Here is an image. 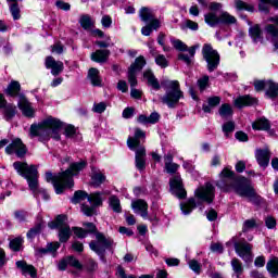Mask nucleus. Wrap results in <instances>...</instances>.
Returning <instances> with one entry per match:
<instances>
[{
	"label": "nucleus",
	"instance_id": "34",
	"mask_svg": "<svg viewBox=\"0 0 278 278\" xmlns=\"http://www.w3.org/2000/svg\"><path fill=\"white\" fill-rule=\"evenodd\" d=\"M139 17L143 23H149V21H153L154 15H153V10L143 7L139 11Z\"/></svg>",
	"mask_w": 278,
	"mask_h": 278
},
{
	"label": "nucleus",
	"instance_id": "48",
	"mask_svg": "<svg viewBox=\"0 0 278 278\" xmlns=\"http://www.w3.org/2000/svg\"><path fill=\"white\" fill-rule=\"evenodd\" d=\"M181 29H191V31H198L199 23H197L192 20H186L181 26Z\"/></svg>",
	"mask_w": 278,
	"mask_h": 278
},
{
	"label": "nucleus",
	"instance_id": "17",
	"mask_svg": "<svg viewBox=\"0 0 278 278\" xmlns=\"http://www.w3.org/2000/svg\"><path fill=\"white\" fill-rule=\"evenodd\" d=\"M255 159L261 168H267V166L270 164V149L267 147L263 149H256Z\"/></svg>",
	"mask_w": 278,
	"mask_h": 278
},
{
	"label": "nucleus",
	"instance_id": "28",
	"mask_svg": "<svg viewBox=\"0 0 278 278\" xmlns=\"http://www.w3.org/2000/svg\"><path fill=\"white\" fill-rule=\"evenodd\" d=\"M143 78L147 80L148 86H151L154 90H160V81H157V78H155V75L151 70H147L143 73Z\"/></svg>",
	"mask_w": 278,
	"mask_h": 278
},
{
	"label": "nucleus",
	"instance_id": "32",
	"mask_svg": "<svg viewBox=\"0 0 278 278\" xmlns=\"http://www.w3.org/2000/svg\"><path fill=\"white\" fill-rule=\"evenodd\" d=\"M266 94L269 99H275L278 96V83L273 80L266 81Z\"/></svg>",
	"mask_w": 278,
	"mask_h": 278
},
{
	"label": "nucleus",
	"instance_id": "16",
	"mask_svg": "<svg viewBox=\"0 0 278 278\" xmlns=\"http://www.w3.org/2000/svg\"><path fill=\"white\" fill-rule=\"evenodd\" d=\"M5 153H8V155L15 153L17 157H23L25 153H27V148H25V144H23L21 139H15L5 148Z\"/></svg>",
	"mask_w": 278,
	"mask_h": 278
},
{
	"label": "nucleus",
	"instance_id": "14",
	"mask_svg": "<svg viewBox=\"0 0 278 278\" xmlns=\"http://www.w3.org/2000/svg\"><path fill=\"white\" fill-rule=\"evenodd\" d=\"M169 188L172 194L177 199H186V189H184V182L181 176L176 175L169 180Z\"/></svg>",
	"mask_w": 278,
	"mask_h": 278
},
{
	"label": "nucleus",
	"instance_id": "15",
	"mask_svg": "<svg viewBox=\"0 0 278 278\" xmlns=\"http://www.w3.org/2000/svg\"><path fill=\"white\" fill-rule=\"evenodd\" d=\"M252 249L253 247L251 245V243H247V242L235 243V251L237 255H239V257H241V260H243L244 262H251V260H253V256L251 254Z\"/></svg>",
	"mask_w": 278,
	"mask_h": 278
},
{
	"label": "nucleus",
	"instance_id": "2",
	"mask_svg": "<svg viewBox=\"0 0 278 278\" xmlns=\"http://www.w3.org/2000/svg\"><path fill=\"white\" fill-rule=\"evenodd\" d=\"M86 161L73 163L68 169L58 174L56 176H53L51 172H48L46 173V181H52L55 192L58 194H62L66 188H73V186H75L73 177H75V175H79L80 170L86 168Z\"/></svg>",
	"mask_w": 278,
	"mask_h": 278
},
{
	"label": "nucleus",
	"instance_id": "40",
	"mask_svg": "<svg viewBox=\"0 0 278 278\" xmlns=\"http://www.w3.org/2000/svg\"><path fill=\"white\" fill-rule=\"evenodd\" d=\"M218 112L222 118H229V116H233V109L227 103L222 104Z\"/></svg>",
	"mask_w": 278,
	"mask_h": 278
},
{
	"label": "nucleus",
	"instance_id": "52",
	"mask_svg": "<svg viewBox=\"0 0 278 278\" xmlns=\"http://www.w3.org/2000/svg\"><path fill=\"white\" fill-rule=\"evenodd\" d=\"M40 231H42V223L38 224L27 232L28 240H34V237L39 236Z\"/></svg>",
	"mask_w": 278,
	"mask_h": 278
},
{
	"label": "nucleus",
	"instance_id": "33",
	"mask_svg": "<svg viewBox=\"0 0 278 278\" xmlns=\"http://www.w3.org/2000/svg\"><path fill=\"white\" fill-rule=\"evenodd\" d=\"M231 268L233 270V277L240 278L242 273H244V267H242V263L238 258H232L231 262Z\"/></svg>",
	"mask_w": 278,
	"mask_h": 278
},
{
	"label": "nucleus",
	"instance_id": "11",
	"mask_svg": "<svg viewBox=\"0 0 278 278\" xmlns=\"http://www.w3.org/2000/svg\"><path fill=\"white\" fill-rule=\"evenodd\" d=\"M103 193L101 192H93L88 197V203H91L92 205L88 204H81V212L85 214V216H94L97 214V207L103 205Z\"/></svg>",
	"mask_w": 278,
	"mask_h": 278
},
{
	"label": "nucleus",
	"instance_id": "1",
	"mask_svg": "<svg viewBox=\"0 0 278 278\" xmlns=\"http://www.w3.org/2000/svg\"><path fill=\"white\" fill-rule=\"evenodd\" d=\"M247 178H236V173L229 167H225L219 173V179L216 181L217 188L223 192H236L239 197H245L251 203H260L261 197L255 193L253 187L247 185Z\"/></svg>",
	"mask_w": 278,
	"mask_h": 278
},
{
	"label": "nucleus",
	"instance_id": "59",
	"mask_svg": "<svg viewBox=\"0 0 278 278\" xmlns=\"http://www.w3.org/2000/svg\"><path fill=\"white\" fill-rule=\"evenodd\" d=\"M165 170L169 175H173L179 170V165L177 163H167L165 164Z\"/></svg>",
	"mask_w": 278,
	"mask_h": 278
},
{
	"label": "nucleus",
	"instance_id": "58",
	"mask_svg": "<svg viewBox=\"0 0 278 278\" xmlns=\"http://www.w3.org/2000/svg\"><path fill=\"white\" fill-rule=\"evenodd\" d=\"M67 264L68 266H73V268H77V270H81L84 267L79 261L73 256L67 257Z\"/></svg>",
	"mask_w": 278,
	"mask_h": 278
},
{
	"label": "nucleus",
	"instance_id": "7",
	"mask_svg": "<svg viewBox=\"0 0 278 278\" xmlns=\"http://www.w3.org/2000/svg\"><path fill=\"white\" fill-rule=\"evenodd\" d=\"M162 86L165 88V94L161 98L162 103L170 110L177 108L179 101L184 99V91H181L179 83L177 80H164Z\"/></svg>",
	"mask_w": 278,
	"mask_h": 278
},
{
	"label": "nucleus",
	"instance_id": "25",
	"mask_svg": "<svg viewBox=\"0 0 278 278\" xmlns=\"http://www.w3.org/2000/svg\"><path fill=\"white\" fill-rule=\"evenodd\" d=\"M255 103H257V99L251 96H241L235 99V106L239 109L247 108V105H255Z\"/></svg>",
	"mask_w": 278,
	"mask_h": 278
},
{
	"label": "nucleus",
	"instance_id": "47",
	"mask_svg": "<svg viewBox=\"0 0 278 278\" xmlns=\"http://www.w3.org/2000/svg\"><path fill=\"white\" fill-rule=\"evenodd\" d=\"M222 129L225 136H229V134H233V131H236V123L231 121L226 122L223 124Z\"/></svg>",
	"mask_w": 278,
	"mask_h": 278
},
{
	"label": "nucleus",
	"instance_id": "50",
	"mask_svg": "<svg viewBox=\"0 0 278 278\" xmlns=\"http://www.w3.org/2000/svg\"><path fill=\"white\" fill-rule=\"evenodd\" d=\"M170 42L176 51H188V46L179 39H170Z\"/></svg>",
	"mask_w": 278,
	"mask_h": 278
},
{
	"label": "nucleus",
	"instance_id": "60",
	"mask_svg": "<svg viewBox=\"0 0 278 278\" xmlns=\"http://www.w3.org/2000/svg\"><path fill=\"white\" fill-rule=\"evenodd\" d=\"M64 130H65V136L67 138H75V134L77 132V130H75V126L73 125H65L64 126Z\"/></svg>",
	"mask_w": 278,
	"mask_h": 278
},
{
	"label": "nucleus",
	"instance_id": "10",
	"mask_svg": "<svg viewBox=\"0 0 278 278\" xmlns=\"http://www.w3.org/2000/svg\"><path fill=\"white\" fill-rule=\"evenodd\" d=\"M112 244H114V241L110 238H105V236L101 232L96 233V241H91L89 243V247L91 251L97 253L103 260V255H105L106 249H112Z\"/></svg>",
	"mask_w": 278,
	"mask_h": 278
},
{
	"label": "nucleus",
	"instance_id": "4",
	"mask_svg": "<svg viewBox=\"0 0 278 278\" xmlns=\"http://www.w3.org/2000/svg\"><path fill=\"white\" fill-rule=\"evenodd\" d=\"M13 168L27 180L29 190L33 191L34 197H42L43 201H49L51 195L48 194L47 190L38 188V168L36 165H28L25 162L13 163Z\"/></svg>",
	"mask_w": 278,
	"mask_h": 278
},
{
	"label": "nucleus",
	"instance_id": "24",
	"mask_svg": "<svg viewBox=\"0 0 278 278\" xmlns=\"http://www.w3.org/2000/svg\"><path fill=\"white\" fill-rule=\"evenodd\" d=\"M92 62H97L98 64H105L110 59V50H97L96 52L91 53Z\"/></svg>",
	"mask_w": 278,
	"mask_h": 278
},
{
	"label": "nucleus",
	"instance_id": "63",
	"mask_svg": "<svg viewBox=\"0 0 278 278\" xmlns=\"http://www.w3.org/2000/svg\"><path fill=\"white\" fill-rule=\"evenodd\" d=\"M73 231L77 238H86L88 236V231L84 230L83 228H73Z\"/></svg>",
	"mask_w": 278,
	"mask_h": 278
},
{
	"label": "nucleus",
	"instance_id": "41",
	"mask_svg": "<svg viewBox=\"0 0 278 278\" xmlns=\"http://www.w3.org/2000/svg\"><path fill=\"white\" fill-rule=\"evenodd\" d=\"M109 204L113 212H116V214H121V212H123V208L121 207V200L116 195H112L109 199Z\"/></svg>",
	"mask_w": 278,
	"mask_h": 278
},
{
	"label": "nucleus",
	"instance_id": "49",
	"mask_svg": "<svg viewBox=\"0 0 278 278\" xmlns=\"http://www.w3.org/2000/svg\"><path fill=\"white\" fill-rule=\"evenodd\" d=\"M235 5L237 10H245L247 12H253L254 8L253 5L242 1V0H236Z\"/></svg>",
	"mask_w": 278,
	"mask_h": 278
},
{
	"label": "nucleus",
	"instance_id": "64",
	"mask_svg": "<svg viewBox=\"0 0 278 278\" xmlns=\"http://www.w3.org/2000/svg\"><path fill=\"white\" fill-rule=\"evenodd\" d=\"M254 88L257 92H260L264 89L266 90V81H263V80L254 81Z\"/></svg>",
	"mask_w": 278,
	"mask_h": 278
},
{
	"label": "nucleus",
	"instance_id": "26",
	"mask_svg": "<svg viewBox=\"0 0 278 278\" xmlns=\"http://www.w3.org/2000/svg\"><path fill=\"white\" fill-rule=\"evenodd\" d=\"M270 5L275 8V10H278V0H258L260 12L268 14V12H270Z\"/></svg>",
	"mask_w": 278,
	"mask_h": 278
},
{
	"label": "nucleus",
	"instance_id": "29",
	"mask_svg": "<svg viewBox=\"0 0 278 278\" xmlns=\"http://www.w3.org/2000/svg\"><path fill=\"white\" fill-rule=\"evenodd\" d=\"M266 270L269 273L270 277H278V257L271 256L266 264Z\"/></svg>",
	"mask_w": 278,
	"mask_h": 278
},
{
	"label": "nucleus",
	"instance_id": "43",
	"mask_svg": "<svg viewBox=\"0 0 278 278\" xmlns=\"http://www.w3.org/2000/svg\"><path fill=\"white\" fill-rule=\"evenodd\" d=\"M80 26L84 27L85 29H92V27L94 26V20H92V17H90V15H83L80 17Z\"/></svg>",
	"mask_w": 278,
	"mask_h": 278
},
{
	"label": "nucleus",
	"instance_id": "30",
	"mask_svg": "<svg viewBox=\"0 0 278 278\" xmlns=\"http://www.w3.org/2000/svg\"><path fill=\"white\" fill-rule=\"evenodd\" d=\"M252 128L258 131H268L270 129V122L266 118H258L252 124Z\"/></svg>",
	"mask_w": 278,
	"mask_h": 278
},
{
	"label": "nucleus",
	"instance_id": "55",
	"mask_svg": "<svg viewBox=\"0 0 278 278\" xmlns=\"http://www.w3.org/2000/svg\"><path fill=\"white\" fill-rule=\"evenodd\" d=\"M188 266L193 273H197L199 275L201 273V263L197 260H189L188 261Z\"/></svg>",
	"mask_w": 278,
	"mask_h": 278
},
{
	"label": "nucleus",
	"instance_id": "22",
	"mask_svg": "<svg viewBox=\"0 0 278 278\" xmlns=\"http://www.w3.org/2000/svg\"><path fill=\"white\" fill-rule=\"evenodd\" d=\"M17 105L24 116H27L28 118H34L36 110H34V106H31V103L27 99L22 98Z\"/></svg>",
	"mask_w": 278,
	"mask_h": 278
},
{
	"label": "nucleus",
	"instance_id": "44",
	"mask_svg": "<svg viewBox=\"0 0 278 278\" xmlns=\"http://www.w3.org/2000/svg\"><path fill=\"white\" fill-rule=\"evenodd\" d=\"M250 36L253 38L254 42H260V40H262V28L260 25L250 28Z\"/></svg>",
	"mask_w": 278,
	"mask_h": 278
},
{
	"label": "nucleus",
	"instance_id": "57",
	"mask_svg": "<svg viewBox=\"0 0 278 278\" xmlns=\"http://www.w3.org/2000/svg\"><path fill=\"white\" fill-rule=\"evenodd\" d=\"M256 223L255 219H248L243 223L242 231L247 233V231H251V229H255Z\"/></svg>",
	"mask_w": 278,
	"mask_h": 278
},
{
	"label": "nucleus",
	"instance_id": "5",
	"mask_svg": "<svg viewBox=\"0 0 278 278\" xmlns=\"http://www.w3.org/2000/svg\"><path fill=\"white\" fill-rule=\"evenodd\" d=\"M214 185L206 182L204 186L195 189L194 198L189 199L187 202L180 204V210L184 216L192 214V210L199 205V203H212L214 201Z\"/></svg>",
	"mask_w": 278,
	"mask_h": 278
},
{
	"label": "nucleus",
	"instance_id": "21",
	"mask_svg": "<svg viewBox=\"0 0 278 278\" xmlns=\"http://www.w3.org/2000/svg\"><path fill=\"white\" fill-rule=\"evenodd\" d=\"M60 249V242L48 243L46 248H39L35 251V255L37 257H42L48 255V253H52L53 257H55V251Z\"/></svg>",
	"mask_w": 278,
	"mask_h": 278
},
{
	"label": "nucleus",
	"instance_id": "46",
	"mask_svg": "<svg viewBox=\"0 0 278 278\" xmlns=\"http://www.w3.org/2000/svg\"><path fill=\"white\" fill-rule=\"evenodd\" d=\"M197 85L200 92H204V90L210 86V76L207 75L202 76L201 78L198 79Z\"/></svg>",
	"mask_w": 278,
	"mask_h": 278
},
{
	"label": "nucleus",
	"instance_id": "19",
	"mask_svg": "<svg viewBox=\"0 0 278 278\" xmlns=\"http://www.w3.org/2000/svg\"><path fill=\"white\" fill-rule=\"evenodd\" d=\"M3 108V114L5 121H12L16 116V106L13 104H8L3 94L0 93V109Z\"/></svg>",
	"mask_w": 278,
	"mask_h": 278
},
{
	"label": "nucleus",
	"instance_id": "62",
	"mask_svg": "<svg viewBox=\"0 0 278 278\" xmlns=\"http://www.w3.org/2000/svg\"><path fill=\"white\" fill-rule=\"evenodd\" d=\"M56 8H59V10H64L65 12H68V10H71V4L68 2H64L62 0H58L55 2Z\"/></svg>",
	"mask_w": 278,
	"mask_h": 278
},
{
	"label": "nucleus",
	"instance_id": "9",
	"mask_svg": "<svg viewBox=\"0 0 278 278\" xmlns=\"http://www.w3.org/2000/svg\"><path fill=\"white\" fill-rule=\"evenodd\" d=\"M202 54L207 64L208 73H214V71H216L220 64V54H218V51L214 50L210 43H205L203 46Z\"/></svg>",
	"mask_w": 278,
	"mask_h": 278
},
{
	"label": "nucleus",
	"instance_id": "36",
	"mask_svg": "<svg viewBox=\"0 0 278 278\" xmlns=\"http://www.w3.org/2000/svg\"><path fill=\"white\" fill-rule=\"evenodd\" d=\"M88 77L92 86H101V77L99 76V70L91 67L88 72Z\"/></svg>",
	"mask_w": 278,
	"mask_h": 278
},
{
	"label": "nucleus",
	"instance_id": "38",
	"mask_svg": "<svg viewBox=\"0 0 278 278\" xmlns=\"http://www.w3.org/2000/svg\"><path fill=\"white\" fill-rule=\"evenodd\" d=\"M9 97H16L21 92V84L16 80L11 81L5 90Z\"/></svg>",
	"mask_w": 278,
	"mask_h": 278
},
{
	"label": "nucleus",
	"instance_id": "54",
	"mask_svg": "<svg viewBox=\"0 0 278 278\" xmlns=\"http://www.w3.org/2000/svg\"><path fill=\"white\" fill-rule=\"evenodd\" d=\"M105 110H108V104L105 102L93 103L92 112L96 114H103Z\"/></svg>",
	"mask_w": 278,
	"mask_h": 278
},
{
	"label": "nucleus",
	"instance_id": "31",
	"mask_svg": "<svg viewBox=\"0 0 278 278\" xmlns=\"http://www.w3.org/2000/svg\"><path fill=\"white\" fill-rule=\"evenodd\" d=\"M188 53L189 54H186V53L178 54V60H181L182 62H185V64H192V60L194 59V55L197 53V46L189 48Z\"/></svg>",
	"mask_w": 278,
	"mask_h": 278
},
{
	"label": "nucleus",
	"instance_id": "8",
	"mask_svg": "<svg viewBox=\"0 0 278 278\" xmlns=\"http://www.w3.org/2000/svg\"><path fill=\"white\" fill-rule=\"evenodd\" d=\"M50 229H59V240L60 242H68L71 239V226L66 224V215L56 216L54 222L48 224Z\"/></svg>",
	"mask_w": 278,
	"mask_h": 278
},
{
	"label": "nucleus",
	"instance_id": "39",
	"mask_svg": "<svg viewBox=\"0 0 278 278\" xmlns=\"http://www.w3.org/2000/svg\"><path fill=\"white\" fill-rule=\"evenodd\" d=\"M236 17L228 12H222L219 15V23H223L224 25H236Z\"/></svg>",
	"mask_w": 278,
	"mask_h": 278
},
{
	"label": "nucleus",
	"instance_id": "45",
	"mask_svg": "<svg viewBox=\"0 0 278 278\" xmlns=\"http://www.w3.org/2000/svg\"><path fill=\"white\" fill-rule=\"evenodd\" d=\"M105 181V175H103L102 173H94L91 176V184L92 186H94V188H99V186H101V184H103Z\"/></svg>",
	"mask_w": 278,
	"mask_h": 278
},
{
	"label": "nucleus",
	"instance_id": "18",
	"mask_svg": "<svg viewBox=\"0 0 278 278\" xmlns=\"http://www.w3.org/2000/svg\"><path fill=\"white\" fill-rule=\"evenodd\" d=\"M46 68L50 70L51 75L55 77L64 71V63L62 61H55L53 56H48L46 59Z\"/></svg>",
	"mask_w": 278,
	"mask_h": 278
},
{
	"label": "nucleus",
	"instance_id": "42",
	"mask_svg": "<svg viewBox=\"0 0 278 278\" xmlns=\"http://www.w3.org/2000/svg\"><path fill=\"white\" fill-rule=\"evenodd\" d=\"M88 197L89 195L87 192L79 190L74 193V197L71 199V201L77 205V203H81L83 201H86V199L88 201Z\"/></svg>",
	"mask_w": 278,
	"mask_h": 278
},
{
	"label": "nucleus",
	"instance_id": "23",
	"mask_svg": "<svg viewBox=\"0 0 278 278\" xmlns=\"http://www.w3.org/2000/svg\"><path fill=\"white\" fill-rule=\"evenodd\" d=\"M161 115L157 112H152L149 116L147 115H139L137 122L141 125H155L160 123Z\"/></svg>",
	"mask_w": 278,
	"mask_h": 278
},
{
	"label": "nucleus",
	"instance_id": "51",
	"mask_svg": "<svg viewBox=\"0 0 278 278\" xmlns=\"http://www.w3.org/2000/svg\"><path fill=\"white\" fill-rule=\"evenodd\" d=\"M10 12L14 21H18V18H21V9L18 8V3L13 2V4L10 5Z\"/></svg>",
	"mask_w": 278,
	"mask_h": 278
},
{
	"label": "nucleus",
	"instance_id": "6",
	"mask_svg": "<svg viewBox=\"0 0 278 278\" xmlns=\"http://www.w3.org/2000/svg\"><path fill=\"white\" fill-rule=\"evenodd\" d=\"M144 138H147L144 131H142L140 128H136L135 136L128 137L127 139V147L130 149V151H135L136 153L135 166L140 170V173L147 168V149L140 144V140L144 141Z\"/></svg>",
	"mask_w": 278,
	"mask_h": 278
},
{
	"label": "nucleus",
	"instance_id": "27",
	"mask_svg": "<svg viewBox=\"0 0 278 278\" xmlns=\"http://www.w3.org/2000/svg\"><path fill=\"white\" fill-rule=\"evenodd\" d=\"M217 105H220V97L214 96L207 98V103H204L202 106L203 112L206 114H211L212 110L214 108H217Z\"/></svg>",
	"mask_w": 278,
	"mask_h": 278
},
{
	"label": "nucleus",
	"instance_id": "35",
	"mask_svg": "<svg viewBox=\"0 0 278 278\" xmlns=\"http://www.w3.org/2000/svg\"><path fill=\"white\" fill-rule=\"evenodd\" d=\"M204 21L210 27H216V25L220 24V17L216 15L214 12H210L204 15Z\"/></svg>",
	"mask_w": 278,
	"mask_h": 278
},
{
	"label": "nucleus",
	"instance_id": "20",
	"mask_svg": "<svg viewBox=\"0 0 278 278\" xmlns=\"http://www.w3.org/2000/svg\"><path fill=\"white\" fill-rule=\"evenodd\" d=\"M131 207L135 214H140L142 218L149 216V204L144 200H136L131 202Z\"/></svg>",
	"mask_w": 278,
	"mask_h": 278
},
{
	"label": "nucleus",
	"instance_id": "12",
	"mask_svg": "<svg viewBox=\"0 0 278 278\" xmlns=\"http://www.w3.org/2000/svg\"><path fill=\"white\" fill-rule=\"evenodd\" d=\"M147 65V60H144V56H139L135 60V62L130 65L128 70V81L130 84L131 88H135V86H138V80L136 79V73H140L142 68Z\"/></svg>",
	"mask_w": 278,
	"mask_h": 278
},
{
	"label": "nucleus",
	"instance_id": "61",
	"mask_svg": "<svg viewBox=\"0 0 278 278\" xmlns=\"http://www.w3.org/2000/svg\"><path fill=\"white\" fill-rule=\"evenodd\" d=\"M149 23L152 30L154 29L155 31H157V29L162 27V22L155 17L150 20Z\"/></svg>",
	"mask_w": 278,
	"mask_h": 278
},
{
	"label": "nucleus",
	"instance_id": "56",
	"mask_svg": "<svg viewBox=\"0 0 278 278\" xmlns=\"http://www.w3.org/2000/svg\"><path fill=\"white\" fill-rule=\"evenodd\" d=\"M155 64H157V66H161V68H166V66H168V60H166V56H164L163 54H159L155 58Z\"/></svg>",
	"mask_w": 278,
	"mask_h": 278
},
{
	"label": "nucleus",
	"instance_id": "37",
	"mask_svg": "<svg viewBox=\"0 0 278 278\" xmlns=\"http://www.w3.org/2000/svg\"><path fill=\"white\" fill-rule=\"evenodd\" d=\"M16 266L23 273H27L28 275H30V277H34L36 275V268L31 265H27V263H25L23 261H17Z\"/></svg>",
	"mask_w": 278,
	"mask_h": 278
},
{
	"label": "nucleus",
	"instance_id": "3",
	"mask_svg": "<svg viewBox=\"0 0 278 278\" xmlns=\"http://www.w3.org/2000/svg\"><path fill=\"white\" fill-rule=\"evenodd\" d=\"M64 127V124L55 118L48 117L39 124H33L30 126L31 138H39L41 142L53 138L54 140H60V129Z\"/></svg>",
	"mask_w": 278,
	"mask_h": 278
},
{
	"label": "nucleus",
	"instance_id": "13",
	"mask_svg": "<svg viewBox=\"0 0 278 278\" xmlns=\"http://www.w3.org/2000/svg\"><path fill=\"white\" fill-rule=\"evenodd\" d=\"M269 23H275L278 25V15L268 17L267 20ZM274 24H268L265 26V34L274 46V49H278V27Z\"/></svg>",
	"mask_w": 278,
	"mask_h": 278
},
{
	"label": "nucleus",
	"instance_id": "53",
	"mask_svg": "<svg viewBox=\"0 0 278 278\" xmlns=\"http://www.w3.org/2000/svg\"><path fill=\"white\" fill-rule=\"evenodd\" d=\"M21 247H23V238L17 237L10 242V249L12 251H21Z\"/></svg>",
	"mask_w": 278,
	"mask_h": 278
}]
</instances>
